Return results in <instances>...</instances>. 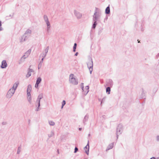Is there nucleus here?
Masks as SVG:
<instances>
[{
	"label": "nucleus",
	"mask_w": 159,
	"mask_h": 159,
	"mask_svg": "<svg viewBox=\"0 0 159 159\" xmlns=\"http://www.w3.org/2000/svg\"><path fill=\"white\" fill-rule=\"evenodd\" d=\"M21 151V146H19L18 148V149H17V154H19L20 153V152Z\"/></svg>",
	"instance_id": "nucleus-29"
},
{
	"label": "nucleus",
	"mask_w": 159,
	"mask_h": 159,
	"mask_svg": "<svg viewBox=\"0 0 159 159\" xmlns=\"http://www.w3.org/2000/svg\"><path fill=\"white\" fill-rule=\"evenodd\" d=\"M28 72L27 74L26 75V77L27 78H28L30 77L31 75V73L34 72V70L30 68L28 69Z\"/></svg>",
	"instance_id": "nucleus-10"
},
{
	"label": "nucleus",
	"mask_w": 159,
	"mask_h": 159,
	"mask_svg": "<svg viewBox=\"0 0 159 159\" xmlns=\"http://www.w3.org/2000/svg\"><path fill=\"white\" fill-rule=\"evenodd\" d=\"M7 66V65L6 61L5 60H3L2 62V64L1 65V67L2 69L5 68Z\"/></svg>",
	"instance_id": "nucleus-9"
},
{
	"label": "nucleus",
	"mask_w": 159,
	"mask_h": 159,
	"mask_svg": "<svg viewBox=\"0 0 159 159\" xmlns=\"http://www.w3.org/2000/svg\"><path fill=\"white\" fill-rule=\"evenodd\" d=\"M110 8L109 5L106 9L105 13L106 14H110Z\"/></svg>",
	"instance_id": "nucleus-19"
},
{
	"label": "nucleus",
	"mask_w": 159,
	"mask_h": 159,
	"mask_svg": "<svg viewBox=\"0 0 159 159\" xmlns=\"http://www.w3.org/2000/svg\"><path fill=\"white\" fill-rule=\"evenodd\" d=\"M54 135V132L53 131H51L49 134H48L49 138H51Z\"/></svg>",
	"instance_id": "nucleus-24"
},
{
	"label": "nucleus",
	"mask_w": 159,
	"mask_h": 159,
	"mask_svg": "<svg viewBox=\"0 0 159 159\" xmlns=\"http://www.w3.org/2000/svg\"><path fill=\"white\" fill-rule=\"evenodd\" d=\"M106 97H104L102 99V100L101 101V104H102V102H104L105 101V100L106 99Z\"/></svg>",
	"instance_id": "nucleus-39"
},
{
	"label": "nucleus",
	"mask_w": 159,
	"mask_h": 159,
	"mask_svg": "<svg viewBox=\"0 0 159 159\" xmlns=\"http://www.w3.org/2000/svg\"><path fill=\"white\" fill-rule=\"evenodd\" d=\"M43 17L45 23H46L47 25V27L46 30L48 34L50 32L51 30V24L50 22L49 21L48 17L46 15H44Z\"/></svg>",
	"instance_id": "nucleus-3"
},
{
	"label": "nucleus",
	"mask_w": 159,
	"mask_h": 159,
	"mask_svg": "<svg viewBox=\"0 0 159 159\" xmlns=\"http://www.w3.org/2000/svg\"><path fill=\"white\" fill-rule=\"evenodd\" d=\"M89 141H88V143L86 146L84 148V150L85 151V152L87 154L89 155Z\"/></svg>",
	"instance_id": "nucleus-11"
},
{
	"label": "nucleus",
	"mask_w": 159,
	"mask_h": 159,
	"mask_svg": "<svg viewBox=\"0 0 159 159\" xmlns=\"http://www.w3.org/2000/svg\"><path fill=\"white\" fill-rule=\"evenodd\" d=\"M19 84V83L18 81L16 82L14 84L12 87L11 88V89H12L13 90H15V91Z\"/></svg>",
	"instance_id": "nucleus-13"
},
{
	"label": "nucleus",
	"mask_w": 159,
	"mask_h": 159,
	"mask_svg": "<svg viewBox=\"0 0 159 159\" xmlns=\"http://www.w3.org/2000/svg\"><path fill=\"white\" fill-rule=\"evenodd\" d=\"M158 56H159V53H158L157 55V57Z\"/></svg>",
	"instance_id": "nucleus-50"
},
{
	"label": "nucleus",
	"mask_w": 159,
	"mask_h": 159,
	"mask_svg": "<svg viewBox=\"0 0 159 159\" xmlns=\"http://www.w3.org/2000/svg\"><path fill=\"white\" fill-rule=\"evenodd\" d=\"M2 124L3 125H5L6 124V122H3L2 123Z\"/></svg>",
	"instance_id": "nucleus-45"
},
{
	"label": "nucleus",
	"mask_w": 159,
	"mask_h": 159,
	"mask_svg": "<svg viewBox=\"0 0 159 159\" xmlns=\"http://www.w3.org/2000/svg\"><path fill=\"white\" fill-rule=\"evenodd\" d=\"M48 49H49V47L48 46L44 50V51H45V53H46V54H47V53L48 52Z\"/></svg>",
	"instance_id": "nucleus-35"
},
{
	"label": "nucleus",
	"mask_w": 159,
	"mask_h": 159,
	"mask_svg": "<svg viewBox=\"0 0 159 159\" xmlns=\"http://www.w3.org/2000/svg\"><path fill=\"white\" fill-rule=\"evenodd\" d=\"M123 130V127L122 125L119 124L116 129V135L117 139H118V136L122 133Z\"/></svg>",
	"instance_id": "nucleus-6"
},
{
	"label": "nucleus",
	"mask_w": 159,
	"mask_h": 159,
	"mask_svg": "<svg viewBox=\"0 0 159 159\" xmlns=\"http://www.w3.org/2000/svg\"><path fill=\"white\" fill-rule=\"evenodd\" d=\"M48 122L49 125L51 126H54L55 125V122L52 120H49Z\"/></svg>",
	"instance_id": "nucleus-28"
},
{
	"label": "nucleus",
	"mask_w": 159,
	"mask_h": 159,
	"mask_svg": "<svg viewBox=\"0 0 159 159\" xmlns=\"http://www.w3.org/2000/svg\"><path fill=\"white\" fill-rule=\"evenodd\" d=\"M28 37L27 36H25L24 34L21 37L20 39V42H23L25 41L27 39Z\"/></svg>",
	"instance_id": "nucleus-16"
},
{
	"label": "nucleus",
	"mask_w": 159,
	"mask_h": 159,
	"mask_svg": "<svg viewBox=\"0 0 159 159\" xmlns=\"http://www.w3.org/2000/svg\"><path fill=\"white\" fill-rule=\"evenodd\" d=\"M36 102L38 104V107H39L40 106V101H36Z\"/></svg>",
	"instance_id": "nucleus-43"
},
{
	"label": "nucleus",
	"mask_w": 159,
	"mask_h": 159,
	"mask_svg": "<svg viewBox=\"0 0 159 159\" xmlns=\"http://www.w3.org/2000/svg\"><path fill=\"white\" fill-rule=\"evenodd\" d=\"M39 107H37V108L36 109V110H35V111H39Z\"/></svg>",
	"instance_id": "nucleus-47"
},
{
	"label": "nucleus",
	"mask_w": 159,
	"mask_h": 159,
	"mask_svg": "<svg viewBox=\"0 0 159 159\" xmlns=\"http://www.w3.org/2000/svg\"><path fill=\"white\" fill-rule=\"evenodd\" d=\"M69 82L70 83L74 85H77L78 84V80L76 78L73 74H71L70 75Z\"/></svg>",
	"instance_id": "nucleus-4"
},
{
	"label": "nucleus",
	"mask_w": 159,
	"mask_h": 159,
	"mask_svg": "<svg viewBox=\"0 0 159 159\" xmlns=\"http://www.w3.org/2000/svg\"><path fill=\"white\" fill-rule=\"evenodd\" d=\"M107 85L109 86H111L113 84V82L111 79L107 80Z\"/></svg>",
	"instance_id": "nucleus-14"
},
{
	"label": "nucleus",
	"mask_w": 159,
	"mask_h": 159,
	"mask_svg": "<svg viewBox=\"0 0 159 159\" xmlns=\"http://www.w3.org/2000/svg\"><path fill=\"white\" fill-rule=\"evenodd\" d=\"M31 85L30 84H29L28 85L27 89V92H30L31 91Z\"/></svg>",
	"instance_id": "nucleus-23"
},
{
	"label": "nucleus",
	"mask_w": 159,
	"mask_h": 159,
	"mask_svg": "<svg viewBox=\"0 0 159 159\" xmlns=\"http://www.w3.org/2000/svg\"><path fill=\"white\" fill-rule=\"evenodd\" d=\"M43 58H42L41 61H40V63H39L38 66V68L39 69L42 66V64L43 62Z\"/></svg>",
	"instance_id": "nucleus-26"
},
{
	"label": "nucleus",
	"mask_w": 159,
	"mask_h": 159,
	"mask_svg": "<svg viewBox=\"0 0 159 159\" xmlns=\"http://www.w3.org/2000/svg\"><path fill=\"white\" fill-rule=\"evenodd\" d=\"M87 67L89 68L90 71V74H92V72L93 71V63L92 60V59L91 58H90L87 63Z\"/></svg>",
	"instance_id": "nucleus-5"
},
{
	"label": "nucleus",
	"mask_w": 159,
	"mask_h": 159,
	"mask_svg": "<svg viewBox=\"0 0 159 159\" xmlns=\"http://www.w3.org/2000/svg\"><path fill=\"white\" fill-rule=\"evenodd\" d=\"M15 91L12 89H10L7 92L6 97L8 98H11L13 95Z\"/></svg>",
	"instance_id": "nucleus-7"
},
{
	"label": "nucleus",
	"mask_w": 159,
	"mask_h": 159,
	"mask_svg": "<svg viewBox=\"0 0 159 159\" xmlns=\"http://www.w3.org/2000/svg\"><path fill=\"white\" fill-rule=\"evenodd\" d=\"M156 159V158L155 157H152L150 158V159Z\"/></svg>",
	"instance_id": "nucleus-48"
},
{
	"label": "nucleus",
	"mask_w": 159,
	"mask_h": 159,
	"mask_svg": "<svg viewBox=\"0 0 159 159\" xmlns=\"http://www.w3.org/2000/svg\"><path fill=\"white\" fill-rule=\"evenodd\" d=\"M89 119V116L86 115L84 117V118L83 120V123L84 124H85V122H86Z\"/></svg>",
	"instance_id": "nucleus-21"
},
{
	"label": "nucleus",
	"mask_w": 159,
	"mask_h": 159,
	"mask_svg": "<svg viewBox=\"0 0 159 159\" xmlns=\"http://www.w3.org/2000/svg\"><path fill=\"white\" fill-rule=\"evenodd\" d=\"M43 17L45 23H46L47 25V27L46 30L48 34L50 32L51 30V24L50 22L49 21L48 17L46 15H44Z\"/></svg>",
	"instance_id": "nucleus-2"
},
{
	"label": "nucleus",
	"mask_w": 159,
	"mask_h": 159,
	"mask_svg": "<svg viewBox=\"0 0 159 159\" xmlns=\"http://www.w3.org/2000/svg\"><path fill=\"white\" fill-rule=\"evenodd\" d=\"M98 23H97V22H93V25H92V29H95V28L96 27V26L97 25Z\"/></svg>",
	"instance_id": "nucleus-27"
},
{
	"label": "nucleus",
	"mask_w": 159,
	"mask_h": 159,
	"mask_svg": "<svg viewBox=\"0 0 159 159\" xmlns=\"http://www.w3.org/2000/svg\"><path fill=\"white\" fill-rule=\"evenodd\" d=\"M74 14L77 19H80L82 16V14L77 11L75 10L74 11Z\"/></svg>",
	"instance_id": "nucleus-8"
},
{
	"label": "nucleus",
	"mask_w": 159,
	"mask_h": 159,
	"mask_svg": "<svg viewBox=\"0 0 159 159\" xmlns=\"http://www.w3.org/2000/svg\"><path fill=\"white\" fill-rule=\"evenodd\" d=\"M89 87L88 86H87L85 87V88L84 89V91H83V92H84V93L85 95H86L89 92Z\"/></svg>",
	"instance_id": "nucleus-17"
},
{
	"label": "nucleus",
	"mask_w": 159,
	"mask_h": 159,
	"mask_svg": "<svg viewBox=\"0 0 159 159\" xmlns=\"http://www.w3.org/2000/svg\"><path fill=\"white\" fill-rule=\"evenodd\" d=\"M77 47V44L76 43H75L74 44L73 49V51L74 52H75L76 51V49Z\"/></svg>",
	"instance_id": "nucleus-33"
},
{
	"label": "nucleus",
	"mask_w": 159,
	"mask_h": 159,
	"mask_svg": "<svg viewBox=\"0 0 159 159\" xmlns=\"http://www.w3.org/2000/svg\"><path fill=\"white\" fill-rule=\"evenodd\" d=\"M31 34V31L30 29H28L26 30L24 34L25 36H27L28 38H29Z\"/></svg>",
	"instance_id": "nucleus-12"
},
{
	"label": "nucleus",
	"mask_w": 159,
	"mask_h": 159,
	"mask_svg": "<svg viewBox=\"0 0 159 159\" xmlns=\"http://www.w3.org/2000/svg\"><path fill=\"white\" fill-rule=\"evenodd\" d=\"M27 97H31V95L30 94V92H27Z\"/></svg>",
	"instance_id": "nucleus-38"
},
{
	"label": "nucleus",
	"mask_w": 159,
	"mask_h": 159,
	"mask_svg": "<svg viewBox=\"0 0 159 159\" xmlns=\"http://www.w3.org/2000/svg\"><path fill=\"white\" fill-rule=\"evenodd\" d=\"M2 26V22L1 21H0V31L2 30L3 29L1 26Z\"/></svg>",
	"instance_id": "nucleus-40"
},
{
	"label": "nucleus",
	"mask_w": 159,
	"mask_h": 159,
	"mask_svg": "<svg viewBox=\"0 0 159 159\" xmlns=\"http://www.w3.org/2000/svg\"><path fill=\"white\" fill-rule=\"evenodd\" d=\"M101 14L99 8H95V12L93 15V20L98 23L101 22Z\"/></svg>",
	"instance_id": "nucleus-1"
},
{
	"label": "nucleus",
	"mask_w": 159,
	"mask_h": 159,
	"mask_svg": "<svg viewBox=\"0 0 159 159\" xmlns=\"http://www.w3.org/2000/svg\"><path fill=\"white\" fill-rule=\"evenodd\" d=\"M156 139L157 141H159V135H157L156 136Z\"/></svg>",
	"instance_id": "nucleus-44"
},
{
	"label": "nucleus",
	"mask_w": 159,
	"mask_h": 159,
	"mask_svg": "<svg viewBox=\"0 0 159 159\" xmlns=\"http://www.w3.org/2000/svg\"><path fill=\"white\" fill-rule=\"evenodd\" d=\"M111 91V89L109 87H108L106 88V92L108 94H110Z\"/></svg>",
	"instance_id": "nucleus-30"
},
{
	"label": "nucleus",
	"mask_w": 159,
	"mask_h": 159,
	"mask_svg": "<svg viewBox=\"0 0 159 159\" xmlns=\"http://www.w3.org/2000/svg\"><path fill=\"white\" fill-rule=\"evenodd\" d=\"M145 97V94L144 93L143 91V92L141 94V95L140 96V98H144Z\"/></svg>",
	"instance_id": "nucleus-32"
},
{
	"label": "nucleus",
	"mask_w": 159,
	"mask_h": 159,
	"mask_svg": "<svg viewBox=\"0 0 159 159\" xmlns=\"http://www.w3.org/2000/svg\"><path fill=\"white\" fill-rule=\"evenodd\" d=\"M42 81V79L40 77L37 78L36 81V83L39 84Z\"/></svg>",
	"instance_id": "nucleus-25"
},
{
	"label": "nucleus",
	"mask_w": 159,
	"mask_h": 159,
	"mask_svg": "<svg viewBox=\"0 0 159 159\" xmlns=\"http://www.w3.org/2000/svg\"><path fill=\"white\" fill-rule=\"evenodd\" d=\"M98 100H99V101H100V99H98Z\"/></svg>",
	"instance_id": "nucleus-53"
},
{
	"label": "nucleus",
	"mask_w": 159,
	"mask_h": 159,
	"mask_svg": "<svg viewBox=\"0 0 159 159\" xmlns=\"http://www.w3.org/2000/svg\"><path fill=\"white\" fill-rule=\"evenodd\" d=\"M78 151V148L76 147H75V150H74V152L75 153L77 152V151Z\"/></svg>",
	"instance_id": "nucleus-41"
},
{
	"label": "nucleus",
	"mask_w": 159,
	"mask_h": 159,
	"mask_svg": "<svg viewBox=\"0 0 159 159\" xmlns=\"http://www.w3.org/2000/svg\"><path fill=\"white\" fill-rule=\"evenodd\" d=\"M65 104H66V102L65 100H63L62 102L61 108H63V106L65 105Z\"/></svg>",
	"instance_id": "nucleus-37"
},
{
	"label": "nucleus",
	"mask_w": 159,
	"mask_h": 159,
	"mask_svg": "<svg viewBox=\"0 0 159 159\" xmlns=\"http://www.w3.org/2000/svg\"><path fill=\"white\" fill-rule=\"evenodd\" d=\"M39 84L37 83H36V84L35 85V87L36 88H38V87Z\"/></svg>",
	"instance_id": "nucleus-42"
},
{
	"label": "nucleus",
	"mask_w": 159,
	"mask_h": 159,
	"mask_svg": "<svg viewBox=\"0 0 159 159\" xmlns=\"http://www.w3.org/2000/svg\"><path fill=\"white\" fill-rule=\"evenodd\" d=\"M78 52H76L75 53V56H77V55H78Z\"/></svg>",
	"instance_id": "nucleus-46"
},
{
	"label": "nucleus",
	"mask_w": 159,
	"mask_h": 159,
	"mask_svg": "<svg viewBox=\"0 0 159 159\" xmlns=\"http://www.w3.org/2000/svg\"><path fill=\"white\" fill-rule=\"evenodd\" d=\"M79 130L81 131V129H82V128H79Z\"/></svg>",
	"instance_id": "nucleus-49"
},
{
	"label": "nucleus",
	"mask_w": 159,
	"mask_h": 159,
	"mask_svg": "<svg viewBox=\"0 0 159 159\" xmlns=\"http://www.w3.org/2000/svg\"><path fill=\"white\" fill-rule=\"evenodd\" d=\"M31 51V49L28 50L25 53V55L28 57L30 55Z\"/></svg>",
	"instance_id": "nucleus-22"
},
{
	"label": "nucleus",
	"mask_w": 159,
	"mask_h": 159,
	"mask_svg": "<svg viewBox=\"0 0 159 159\" xmlns=\"http://www.w3.org/2000/svg\"><path fill=\"white\" fill-rule=\"evenodd\" d=\"M41 55L42 56V57H43L42 58H43V59L44 58V57H46V56L47 55V54H46V53H42L41 54Z\"/></svg>",
	"instance_id": "nucleus-34"
},
{
	"label": "nucleus",
	"mask_w": 159,
	"mask_h": 159,
	"mask_svg": "<svg viewBox=\"0 0 159 159\" xmlns=\"http://www.w3.org/2000/svg\"><path fill=\"white\" fill-rule=\"evenodd\" d=\"M28 100L30 104L32 103V98L31 97H27Z\"/></svg>",
	"instance_id": "nucleus-31"
},
{
	"label": "nucleus",
	"mask_w": 159,
	"mask_h": 159,
	"mask_svg": "<svg viewBox=\"0 0 159 159\" xmlns=\"http://www.w3.org/2000/svg\"><path fill=\"white\" fill-rule=\"evenodd\" d=\"M27 57V56H26L25 54L21 58L20 60V62H19V64H20L21 62L24 61L25 59Z\"/></svg>",
	"instance_id": "nucleus-18"
},
{
	"label": "nucleus",
	"mask_w": 159,
	"mask_h": 159,
	"mask_svg": "<svg viewBox=\"0 0 159 159\" xmlns=\"http://www.w3.org/2000/svg\"><path fill=\"white\" fill-rule=\"evenodd\" d=\"M88 136H90V134H89Z\"/></svg>",
	"instance_id": "nucleus-52"
},
{
	"label": "nucleus",
	"mask_w": 159,
	"mask_h": 159,
	"mask_svg": "<svg viewBox=\"0 0 159 159\" xmlns=\"http://www.w3.org/2000/svg\"><path fill=\"white\" fill-rule=\"evenodd\" d=\"M43 94L42 93H41L39 94L37 99V101H40L41 99L43 98Z\"/></svg>",
	"instance_id": "nucleus-20"
},
{
	"label": "nucleus",
	"mask_w": 159,
	"mask_h": 159,
	"mask_svg": "<svg viewBox=\"0 0 159 159\" xmlns=\"http://www.w3.org/2000/svg\"><path fill=\"white\" fill-rule=\"evenodd\" d=\"M138 43H140V41H139V40H138Z\"/></svg>",
	"instance_id": "nucleus-51"
},
{
	"label": "nucleus",
	"mask_w": 159,
	"mask_h": 159,
	"mask_svg": "<svg viewBox=\"0 0 159 159\" xmlns=\"http://www.w3.org/2000/svg\"><path fill=\"white\" fill-rule=\"evenodd\" d=\"M114 142L110 144H109L107 147L106 151H107L109 150L110 149H112L113 148V147L114 146Z\"/></svg>",
	"instance_id": "nucleus-15"
},
{
	"label": "nucleus",
	"mask_w": 159,
	"mask_h": 159,
	"mask_svg": "<svg viewBox=\"0 0 159 159\" xmlns=\"http://www.w3.org/2000/svg\"><path fill=\"white\" fill-rule=\"evenodd\" d=\"M80 86L82 89V90L83 91H84V83H81V84L80 85Z\"/></svg>",
	"instance_id": "nucleus-36"
}]
</instances>
